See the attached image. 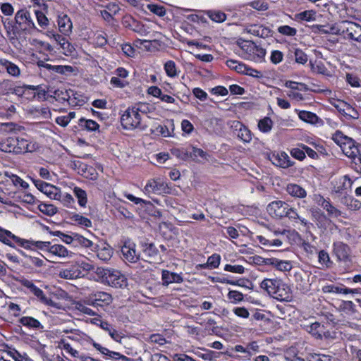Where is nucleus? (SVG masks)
<instances>
[{
  "label": "nucleus",
  "instance_id": "obj_1",
  "mask_svg": "<svg viewBox=\"0 0 361 361\" xmlns=\"http://www.w3.org/2000/svg\"><path fill=\"white\" fill-rule=\"evenodd\" d=\"M260 288L271 297L279 301H291L293 298L290 287L278 278L264 279L260 283Z\"/></svg>",
  "mask_w": 361,
  "mask_h": 361
},
{
  "label": "nucleus",
  "instance_id": "obj_2",
  "mask_svg": "<svg viewBox=\"0 0 361 361\" xmlns=\"http://www.w3.org/2000/svg\"><path fill=\"white\" fill-rule=\"evenodd\" d=\"M145 105H139L137 106L128 107L121 115V123L126 130H133L138 129L145 130L147 125L142 121L140 113L145 114L143 108Z\"/></svg>",
  "mask_w": 361,
  "mask_h": 361
},
{
  "label": "nucleus",
  "instance_id": "obj_3",
  "mask_svg": "<svg viewBox=\"0 0 361 361\" xmlns=\"http://www.w3.org/2000/svg\"><path fill=\"white\" fill-rule=\"evenodd\" d=\"M237 44L240 49L238 54L246 60L261 63L264 61L266 50L249 40L238 39Z\"/></svg>",
  "mask_w": 361,
  "mask_h": 361
},
{
  "label": "nucleus",
  "instance_id": "obj_4",
  "mask_svg": "<svg viewBox=\"0 0 361 361\" xmlns=\"http://www.w3.org/2000/svg\"><path fill=\"white\" fill-rule=\"evenodd\" d=\"M332 140L341 147L343 152L347 157L352 159H357L360 163L361 153L360 152L358 145H355V141L352 138L337 130L333 134Z\"/></svg>",
  "mask_w": 361,
  "mask_h": 361
},
{
  "label": "nucleus",
  "instance_id": "obj_5",
  "mask_svg": "<svg viewBox=\"0 0 361 361\" xmlns=\"http://www.w3.org/2000/svg\"><path fill=\"white\" fill-rule=\"evenodd\" d=\"M95 273L102 283L114 288H123L127 285L126 276L116 269L98 267Z\"/></svg>",
  "mask_w": 361,
  "mask_h": 361
},
{
  "label": "nucleus",
  "instance_id": "obj_6",
  "mask_svg": "<svg viewBox=\"0 0 361 361\" xmlns=\"http://www.w3.org/2000/svg\"><path fill=\"white\" fill-rule=\"evenodd\" d=\"M85 303L97 309H104L113 302L112 295L104 291H94L85 298Z\"/></svg>",
  "mask_w": 361,
  "mask_h": 361
},
{
  "label": "nucleus",
  "instance_id": "obj_7",
  "mask_svg": "<svg viewBox=\"0 0 361 361\" xmlns=\"http://www.w3.org/2000/svg\"><path fill=\"white\" fill-rule=\"evenodd\" d=\"M15 20L18 25V28L25 32L32 34L33 31L38 30L31 17L30 13L25 9L17 11L15 16Z\"/></svg>",
  "mask_w": 361,
  "mask_h": 361
},
{
  "label": "nucleus",
  "instance_id": "obj_8",
  "mask_svg": "<svg viewBox=\"0 0 361 361\" xmlns=\"http://www.w3.org/2000/svg\"><path fill=\"white\" fill-rule=\"evenodd\" d=\"M288 207V203L281 200H276L268 204L267 210L270 216L280 219L286 216Z\"/></svg>",
  "mask_w": 361,
  "mask_h": 361
},
{
  "label": "nucleus",
  "instance_id": "obj_9",
  "mask_svg": "<svg viewBox=\"0 0 361 361\" xmlns=\"http://www.w3.org/2000/svg\"><path fill=\"white\" fill-rule=\"evenodd\" d=\"M89 342L101 354L105 356V359L114 361H128L129 358L126 356L115 351H111L108 348L103 347L101 344L95 342L92 338H89Z\"/></svg>",
  "mask_w": 361,
  "mask_h": 361
},
{
  "label": "nucleus",
  "instance_id": "obj_10",
  "mask_svg": "<svg viewBox=\"0 0 361 361\" xmlns=\"http://www.w3.org/2000/svg\"><path fill=\"white\" fill-rule=\"evenodd\" d=\"M33 183L39 190L47 195L50 199L61 200V191L58 188L41 180H33Z\"/></svg>",
  "mask_w": 361,
  "mask_h": 361
},
{
  "label": "nucleus",
  "instance_id": "obj_11",
  "mask_svg": "<svg viewBox=\"0 0 361 361\" xmlns=\"http://www.w3.org/2000/svg\"><path fill=\"white\" fill-rule=\"evenodd\" d=\"M167 190V184L161 178L150 179L145 186V192L147 194L160 195L165 193Z\"/></svg>",
  "mask_w": 361,
  "mask_h": 361
},
{
  "label": "nucleus",
  "instance_id": "obj_12",
  "mask_svg": "<svg viewBox=\"0 0 361 361\" xmlns=\"http://www.w3.org/2000/svg\"><path fill=\"white\" fill-rule=\"evenodd\" d=\"M269 159L273 164L283 169L292 166L294 164V162L290 160V157L284 152L271 154L269 157Z\"/></svg>",
  "mask_w": 361,
  "mask_h": 361
},
{
  "label": "nucleus",
  "instance_id": "obj_13",
  "mask_svg": "<svg viewBox=\"0 0 361 361\" xmlns=\"http://www.w3.org/2000/svg\"><path fill=\"white\" fill-rule=\"evenodd\" d=\"M121 252L126 260L131 263L136 262L140 259V254L135 250V244L128 241L121 247Z\"/></svg>",
  "mask_w": 361,
  "mask_h": 361
},
{
  "label": "nucleus",
  "instance_id": "obj_14",
  "mask_svg": "<svg viewBox=\"0 0 361 361\" xmlns=\"http://www.w3.org/2000/svg\"><path fill=\"white\" fill-rule=\"evenodd\" d=\"M92 251L97 253V257L104 262L109 260L112 256V249L111 246L104 242L99 244H94Z\"/></svg>",
  "mask_w": 361,
  "mask_h": 361
},
{
  "label": "nucleus",
  "instance_id": "obj_15",
  "mask_svg": "<svg viewBox=\"0 0 361 361\" xmlns=\"http://www.w3.org/2000/svg\"><path fill=\"white\" fill-rule=\"evenodd\" d=\"M334 253L338 260L348 262L350 260V248L342 242H336L334 243Z\"/></svg>",
  "mask_w": 361,
  "mask_h": 361
},
{
  "label": "nucleus",
  "instance_id": "obj_16",
  "mask_svg": "<svg viewBox=\"0 0 361 361\" xmlns=\"http://www.w3.org/2000/svg\"><path fill=\"white\" fill-rule=\"evenodd\" d=\"M11 240L19 245L20 243H25L23 238L18 237L11 231L0 227V241L11 247H14L15 245L12 243Z\"/></svg>",
  "mask_w": 361,
  "mask_h": 361
},
{
  "label": "nucleus",
  "instance_id": "obj_17",
  "mask_svg": "<svg viewBox=\"0 0 361 361\" xmlns=\"http://www.w3.org/2000/svg\"><path fill=\"white\" fill-rule=\"evenodd\" d=\"M58 26L59 31L64 35H69L72 32L73 23L71 18L66 14L58 17Z\"/></svg>",
  "mask_w": 361,
  "mask_h": 361
},
{
  "label": "nucleus",
  "instance_id": "obj_18",
  "mask_svg": "<svg viewBox=\"0 0 361 361\" xmlns=\"http://www.w3.org/2000/svg\"><path fill=\"white\" fill-rule=\"evenodd\" d=\"M58 276L63 279L74 280L81 278L80 272L78 271L74 264L68 267L59 270Z\"/></svg>",
  "mask_w": 361,
  "mask_h": 361
},
{
  "label": "nucleus",
  "instance_id": "obj_19",
  "mask_svg": "<svg viewBox=\"0 0 361 361\" xmlns=\"http://www.w3.org/2000/svg\"><path fill=\"white\" fill-rule=\"evenodd\" d=\"M48 254L49 255L58 257L59 258L72 257V252L69 251L65 246L59 244L50 245Z\"/></svg>",
  "mask_w": 361,
  "mask_h": 361
},
{
  "label": "nucleus",
  "instance_id": "obj_20",
  "mask_svg": "<svg viewBox=\"0 0 361 361\" xmlns=\"http://www.w3.org/2000/svg\"><path fill=\"white\" fill-rule=\"evenodd\" d=\"M0 66L4 71H6L7 73L13 77L18 78L20 75V68L14 63L5 59H0Z\"/></svg>",
  "mask_w": 361,
  "mask_h": 361
},
{
  "label": "nucleus",
  "instance_id": "obj_21",
  "mask_svg": "<svg viewBox=\"0 0 361 361\" xmlns=\"http://www.w3.org/2000/svg\"><path fill=\"white\" fill-rule=\"evenodd\" d=\"M161 280L162 284L164 286H167L172 283H180L183 281V279L180 274L171 272L168 270L162 271Z\"/></svg>",
  "mask_w": 361,
  "mask_h": 361
},
{
  "label": "nucleus",
  "instance_id": "obj_22",
  "mask_svg": "<svg viewBox=\"0 0 361 361\" xmlns=\"http://www.w3.org/2000/svg\"><path fill=\"white\" fill-rule=\"evenodd\" d=\"M286 191L295 198L302 199L307 196L305 189L296 183H288L286 187Z\"/></svg>",
  "mask_w": 361,
  "mask_h": 361
},
{
  "label": "nucleus",
  "instance_id": "obj_23",
  "mask_svg": "<svg viewBox=\"0 0 361 361\" xmlns=\"http://www.w3.org/2000/svg\"><path fill=\"white\" fill-rule=\"evenodd\" d=\"M233 126L238 131L237 136L244 142H250L252 140L250 130L239 121H234Z\"/></svg>",
  "mask_w": 361,
  "mask_h": 361
},
{
  "label": "nucleus",
  "instance_id": "obj_24",
  "mask_svg": "<svg viewBox=\"0 0 361 361\" xmlns=\"http://www.w3.org/2000/svg\"><path fill=\"white\" fill-rule=\"evenodd\" d=\"M141 247L142 252L147 258L146 261L150 262L158 256L159 251L154 243H142Z\"/></svg>",
  "mask_w": 361,
  "mask_h": 361
},
{
  "label": "nucleus",
  "instance_id": "obj_25",
  "mask_svg": "<svg viewBox=\"0 0 361 361\" xmlns=\"http://www.w3.org/2000/svg\"><path fill=\"white\" fill-rule=\"evenodd\" d=\"M352 181L347 176H343L334 182L333 191L336 193H342L343 191L351 188Z\"/></svg>",
  "mask_w": 361,
  "mask_h": 361
},
{
  "label": "nucleus",
  "instance_id": "obj_26",
  "mask_svg": "<svg viewBox=\"0 0 361 361\" xmlns=\"http://www.w3.org/2000/svg\"><path fill=\"white\" fill-rule=\"evenodd\" d=\"M38 66L39 67H43L48 71H51L54 73L64 74L67 72H73V68L71 66H61V65H51L44 61H39Z\"/></svg>",
  "mask_w": 361,
  "mask_h": 361
},
{
  "label": "nucleus",
  "instance_id": "obj_27",
  "mask_svg": "<svg viewBox=\"0 0 361 361\" xmlns=\"http://www.w3.org/2000/svg\"><path fill=\"white\" fill-rule=\"evenodd\" d=\"M24 242L26 243H20V246L25 248V249H30L32 246H35V247L49 252V249L50 247L51 243L50 242H45V241H35L32 240H25L23 239Z\"/></svg>",
  "mask_w": 361,
  "mask_h": 361
},
{
  "label": "nucleus",
  "instance_id": "obj_28",
  "mask_svg": "<svg viewBox=\"0 0 361 361\" xmlns=\"http://www.w3.org/2000/svg\"><path fill=\"white\" fill-rule=\"evenodd\" d=\"M305 330L316 338H322V335L326 336L324 325L319 322H314L305 327Z\"/></svg>",
  "mask_w": 361,
  "mask_h": 361
},
{
  "label": "nucleus",
  "instance_id": "obj_29",
  "mask_svg": "<svg viewBox=\"0 0 361 361\" xmlns=\"http://www.w3.org/2000/svg\"><path fill=\"white\" fill-rule=\"evenodd\" d=\"M99 324L98 325L100 326V328L108 332L109 335L113 340L116 342H121L123 338L121 333L114 329L107 322L101 320H99Z\"/></svg>",
  "mask_w": 361,
  "mask_h": 361
},
{
  "label": "nucleus",
  "instance_id": "obj_30",
  "mask_svg": "<svg viewBox=\"0 0 361 361\" xmlns=\"http://www.w3.org/2000/svg\"><path fill=\"white\" fill-rule=\"evenodd\" d=\"M324 293H358L357 289L348 288L342 286H337L334 285L325 286L322 288Z\"/></svg>",
  "mask_w": 361,
  "mask_h": 361
},
{
  "label": "nucleus",
  "instance_id": "obj_31",
  "mask_svg": "<svg viewBox=\"0 0 361 361\" xmlns=\"http://www.w3.org/2000/svg\"><path fill=\"white\" fill-rule=\"evenodd\" d=\"M58 39L56 43L63 50V54L66 56H73L75 51L74 46L63 36L58 37Z\"/></svg>",
  "mask_w": 361,
  "mask_h": 361
},
{
  "label": "nucleus",
  "instance_id": "obj_32",
  "mask_svg": "<svg viewBox=\"0 0 361 361\" xmlns=\"http://www.w3.org/2000/svg\"><path fill=\"white\" fill-rule=\"evenodd\" d=\"M16 137H8L0 142V150L4 152L15 153Z\"/></svg>",
  "mask_w": 361,
  "mask_h": 361
},
{
  "label": "nucleus",
  "instance_id": "obj_33",
  "mask_svg": "<svg viewBox=\"0 0 361 361\" xmlns=\"http://www.w3.org/2000/svg\"><path fill=\"white\" fill-rule=\"evenodd\" d=\"M348 38L359 42L361 38V27L355 23H349L346 30Z\"/></svg>",
  "mask_w": 361,
  "mask_h": 361
},
{
  "label": "nucleus",
  "instance_id": "obj_34",
  "mask_svg": "<svg viewBox=\"0 0 361 361\" xmlns=\"http://www.w3.org/2000/svg\"><path fill=\"white\" fill-rule=\"evenodd\" d=\"M268 263L281 271H288L292 269L290 262L287 260H281L277 258L271 257V261H269Z\"/></svg>",
  "mask_w": 361,
  "mask_h": 361
},
{
  "label": "nucleus",
  "instance_id": "obj_35",
  "mask_svg": "<svg viewBox=\"0 0 361 361\" xmlns=\"http://www.w3.org/2000/svg\"><path fill=\"white\" fill-rule=\"evenodd\" d=\"M23 264L25 267H42L44 265V261L37 257L25 255L23 260Z\"/></svg>",
  "mask_w": 361,
  "mask_h": 361
},
{
  "label": "nucleus",
  "instance_id": "obj_36",
  "mask_svg": "<svg viewBox=\"0 0 361 361\" xmlns=\"http://www.w3.org/2000/svg\"><path fill=\"white\" fill-rule=\"evenodd\" d=\"M73 91L65 89H57L52 92V94L50 97H54L56 100L63 103L64 102H68L71 98Z\"/></svg>",
  "mask_w": 361,
  "mask_h": 361
},
{
  "label": "nucleus",
  "instance_id": "obj_37",
  "mask_svg": "<svg viewBox=\"0 0 361 361\" xmlns=\"http://www.w3.org/2000/svg\"><path fill=\"white\" fill-rule=\"evenodd\" d=\"M20 323L26 327L35 329H42L43 326L36 319L32 317H23L20 319Z\"/></svg>",
  "mask_w": 361,
  "mask_h": 361
},
{
  "label": "nucleus",
  "instance_id": "obj_38",
  "mask_svg": "<svg viewBox=\"0 0 361 361\" xmlns=\"http://www.w3.org/2000/svg\"><path fill=\"white\" fill-rule=\"evenodd\" d=\"M59 348L64 350L67 353L70 354L73 357L79 358L80 357V353L72 348L70 343L66 342L65 338H61L59 341Z\"/></svg>",
  "mask_w": 361,
  "mask_h": 361
},
{
  "label": "nucleus",
  "instance_id": "obj_39",
  "mask_svg": "<svg viewBox=\"0 0 361 361\" xmlns=\"http://www.w3.org/2000/svg\"><path fill=\"white\" fill-rule=\"evenodd\" d=\"M16 147L15 150V154H20L25 153L27 152H31L32 149L30 148V144L28 141L23 138H19L16 137Z\"/></svg>",
  "mask_w": 361,
  "mask_h": 361
},
{
  "label": "nucleus",
  "instance_id": "obj_40",
  "mask_svg": "<svg viewBox=\"0 0 361 361\" xmlns=\"http://www.w3.org/2000/svg\"><path fill=\"white\" fill-rule=\"evenodd\" d=\"M298 116L302 121L311 124H315L319 120L315 114L307 111H300L298 113Z\"/></svg>",
  "mask_w": 361,
  "mask_h": 361
},
{
  "label": "nucleus",
  "instance_id": "obj_41",
  "mask_svg": "<svg viewBox=\"0 0 361 361\" xmlns=\"http://www.w3.org/2000/svg\"><path fill=\"white\" fill-rule=\"evenodd\" d=\"M189 148H172L171 153L178 159L183 161H186L190 159L191 154L189 153Z\"/></svg>",
  "mask_w": 361,
  "mask_h": 361
},
{
  "label": "nucleus",
  "instance_id": "obj_42",
  "mask_svg": "<svg viewBox=\"0 0 361 361\" xmlns=\"http://www.w3.org/2000/svg\"><path fill=\"white\" fill-rule=\"evenodd\" d=\"M75 267L78 271L80 272L81 278L83 277L87 272L94 270V265L86 261H77L74 263Z\"/></svg>",
  "mask_w": 361,
  "mask_h": 361
},
{
  "label": "nucleus",
  "instance_id": "obj_43",
  "mask_svg": "<svg viewBox=\"0 0 361 361\" xmlns=\"http://www.w3.org/2000/svg\"><path fill=\"white\" fill-rule=\"evenodd\" d=\"M74 245H80L83 247L90 248L92 250V248H93L94 243L92 240L85 238L84 236L78 233H75Z\"/></svg>",
  "mask_w": 361,
  "mask_h": 361
},
{
  "label": "nucleus",
  "instance_id": "obj_44",
  "mask_svg": "<svg viewBox=\"0 0 361 361\" xmlns=\"http://www.w3.org/2000/svg\"><path fill=\"white\" fill-rule=\"evenodd\" d=\"M4 174L6 177L11 179V182L16 187H20L23 189H26L29 187V184L17 175L8 171H6Z\"/></svg>",
  "mask_w": 361,
  "mask_h": 361
},
{
  "label": "nucleus",
  "instance_id": "obj_45",
  "mask_svg": "<svg viewBox=\"0 0 361 361\" xmlns=\"http://www.w3.org/2000/svg\"><path fill=\"white\" fill-rule=\"evenodd\" d=\"M288 212H287V215L286 217H288L291 220H293V221H300V222L301 223V224H302L303 226H308V225L310 224V223L307 221V219H305V218L299 216V214H298L296 209L293 207H290L289 206L288 207Z\"/></svg>",
  "mask_w": 361,
  "mask_h": 361
},
{
  "label": "nucleus",
  "instance_id": "obj_46",
  "mask_svg": "<svg viewBox=\"0 0 361 361\" xmlns=\"http://www.w3.org/2000/svg\"><path fill=\"white\" fill-rule=\"evenodd\" d=\"M273 121L269 117H264L258 122L259 130L264 133H268L271 130Z\"/></svg>",
  "mask_w": 361,
  "mask_h": 361
},
{
  "label": "nucleus",
  "instance_id": "obj_47",
  "mask_svg": "<svg viewBox=\"0 0 361 361\" xmlns=\"http://www.w3.org/2000/svg\"><path fill=\"white\" fill-rule=\"evenodd\" d=\"M75 197L78 198V204L80 206L85 207L87 202V197L86 192L78 187H75L73 190Z\"/></svg>",
  "mask_w": 361,
  "mask_h": 361
},
{
  "label": "nucleus",
  "instance_id": "obj_48",
  "mask_svg": "<svg viewBox=\"0 0 361 361\" xmlns=\"http://www.w3.org/2000/svg\"><path fill=\"white\" fill-rule=\"evenodd\" d=\"M164 71L166 75L170 78H174L178 75L177 67L173 61H167L164 64Z\"/></svg>",
  "mask_w": 361,
  "mask_h": 361
},
{
  "label": "nucleus",
  "instance_id": "obj_49",
  "mask_svg": "<svg viewBox=\"0 0 361 361\" xmlns=\"http://www.w3.org/2000/svg\"><path fill=\"white\" fill-rule=\"evenodd\" d=\"M38 209L47 216H51L57 212V209L53 204L41 203L38 205Z\"/></svg>",
  "mask_w": 361,
  "mask_h": 361
},
{
  "label": "nucleus",
  "instance_id": "obj_50",
  "mask_svg": "<svg viewBox=\"0 0 361 361\" xmlns=\"http://www.w3.org/2000/svg\"><path fill=\"white\" fill-rule=\"evenodd\" d=\"M31 293L34 294L42 303L45 305H52V300L46 297L44 292L36 286L32 290Z\"/></svg>",
  "mask_w": 361,
  "mask_h": 361
},
{
  "label": "nucleus",
  "instance_id": "obj_51",
  "mask_svg": "<svg viewBox=\"0 0 361 361\" xmlns=\"http://www.w3.org/2000/svg\"><path fill=\"white\" fill-rule=\"evenodd\" d=\"M71 219L80 226L89 228L92 226V221L87 217L78 214L72 216Z\"/></svg>",
  "mask_w": 361,
  "mask_h": 361
},
{
  "label": "nucleus",
  "instance_id": "obj_52",
  "mask_svg": "<svg viewBox=\"0 0 361 361\" xmlns=\"http://www.w3.org/2000/svg\"><path fill=\"white\" fill-rule=\"evenodd\" d=\"M79 124L80 126H84L89 131H94L99 127L96 121L90 119L80 118Z\"/></svg>",
  "mask_w": 361,
  "mask_h": 361
},
{
  "label": "nucleus",
  "instance_id": "obj_53",
  "mask_svg": "<svg viewBox=\"0 0 361 361\" xmlns=\"http://www.w3.org/2000/svg\"><path fill=\"white\" fill-rule=\"evenodd\" d=\"M318 260L320 264L325 266L326 268L330 267L332 264L329 255L325 250H321L319 252Z\"/></svg>",
  "mask_w": 361,
  "mask_h": 361
},
{
  "label": "nucleus",
  "instance_id": "obj_54",
  "mask_svg": "<svg viewBox=\"0 0 361 361\" xmlns=\"http://www.w3.org/2000/svg\"><path fill=\"white\" fill-rule=\"evenodd\" d=\"M39 86L24 85L23 86H16L12 89V93L17 96L21 97L25 94V90H38Z\"/></svg>",
  "mask_w": 361,
  "mask_h": 361
},
{
  "label": "nucleus",
  "instance_id": "obj_55",
  "mask_svg": "<svg viewBox=\"0 0 361 361\" xmlns=\"http://www.w3.org/2000/svg\"><path fill=\"white\" fill-rule=\"evenodd\" d=\"M38 25L43 29L49 25V20L45 14L39 10L35 11Z\"/></svg>",
  "mask_w": 361,
  "mask_h": 361
},
{
  "label": "nucleus",
  "instance_id": "obj_56",
  "mask_svg": "<svg viewBox=\"0 0 361 361\" xmlns=\"http://www.w3.org/2000/svg\"><path fill=\"white\" fill-rule=\"evenodd\" d=\"M316 13L313 11H305L298 13L295 16L298 19L307 22L315 20Z\"/></svg>",
  "mask_w": 361,
  "mask_h": 361
},
{
  "label": "nucleus",
  "instance_id": "obj_57",
  "mask_svg": "<svg viewBox=\"0 0 361 361\" xmlns=\"http://www.w3.org/2000/svg\"><path fill=\"white\" fill-rule=\"evenodd\" d=\"M202 350L203 351V353L200 352V351H197V352L195 353V354L199 357L202 358V360H204L205 361H212L214 358L216 357V356H214L216 353L212 351V350H207V349H205V348L202 349Z\"/></svg>",
  "mask_w": 361,
  "mask_h": 361
},
{
  "label": "nucleus",
  "instance_id": "obj_58",
  "mask_svg": "<svg viewBox=\"0 0 361 361\" xmlns=\"http://www.w3.org/2000/svg\"><path fill=\"white\" fill-rule=\"evenodd\" d=\"M343 115L348 118L353 119H357L360 116L358 111L350 104H348Z\"/></svg>",
  "mask_w": 361,
  "mask_h": 361
},
{
  "label": "nucleus",
  "instance_id": "obj_59",
  "mask_svg": "<svg viewBox=\"0 0 361 361\" xmlns=\"http://www.w3.org/2000/svg\"><path fill=\"white\" fill-rule=\"evenodd\" d=\"M323 208L328 212L330 217H338L341 215V211L333 206L329 200L325 203Z\"/></svg>",
  "mask_w": 361,
  "mask_h": 361
},
{
  "label": "nucleus",
  "instance_id": "obj_60",
  "mask_svg": "<svg viewBox=\"0 0 361 361\" xmlns=\"http://www.w3.org/2000/svg\"><path fill=\"white\" fill-rule=\"evenodd\" d=\"M189 149V153L191 154L190 159L197 160L198 157H201L202 159L207 158V153L204 152L202 149L197 148L195 147H191Z\"/></svg>",
  "mask_w": 361,
  "mask_h": 361
},
{
  "label": "nucleus",
  "instance_id": "obj_61",
  "mask_svg": "<svg viewBox=\"0 0 361 361\" xmlns=\"http://www.w3.org/2000/svg\"><path fill=\"white\" fill-rule=\"evenodd\" d=\"M221 257L219 255L214 254L209 257L207 264L202 265V267H210L211 268H217L220 264Z\"/></svg>",
  "mask_w": 361,
  "mask_h": 361
},
{
  "label": "nucleus",
  "instance_id": "obj_62",
  "mask_svg": "<svg viewBox=\"0 0 361 361\" xmlns=\"http://www.w3.org/2000/svg\"><path fill=\"white\" fill-rule=\"evenodd\" d=\"M277 30L280 34L290 37L295 36L297 33V30L295 28L288 25L279 26Z\"/></svg>",
  "mask_w": 361,
  "mask_h": 361
},
{
  "label": "nucleus",
  "instance_id": "obj_63",
  "mask_svg": "<svg viewBox=\"0 0 361 361\" xmlns=\"http://www.w3.org/2000/svg\"><path fill=\"white\" fill-rule=\"evenodd\" d=\"M294 56L295 61L300 64L306 63L308 60L307 54L300 49H295Z\"/></svg>",
  "mask_w": 361,
  "mask_h": 361
},
{
  "label": "nucleus",
  "instance_id": "obj_64",
  "mask_svg": "<svg viewBox=\"0 0 361 361\" xmlns=\"http://www.w3.org/2000/svg\"><path fill=\"white\" fill-rule=\"evenodd\" d=\"M285 87L292 90H298L301 91H305L307 90V87L305 83H299L290 80L285 82Z\"/></svg>",
  "mask_w": 361,
  "mask_h": 361
}]
</instances>
